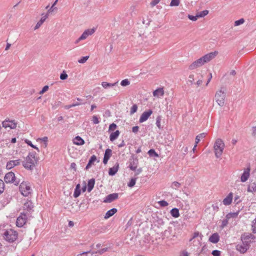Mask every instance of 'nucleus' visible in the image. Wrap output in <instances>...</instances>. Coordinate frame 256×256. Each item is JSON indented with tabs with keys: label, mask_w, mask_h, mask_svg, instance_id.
<instances>
[{
	"label": "nucleus",
	"mask_w": 256,
	"mask_h": 256,
	"mask_svg": "<svg viewBox=\"0 0 256 256\" xmlns=\"http://www.w3.org/2000/svg\"><path fill=\"white\" fill-rule=\"evenodd\" d=\"M0 234L3 239L9 243H18L22 240L18 232L12 228L2 230Z\"/></svg>",
	"instance_id": "nucleus-1"
},
{
	"label": "nucleus",
	"mask_w": 256,
	"mask_h": 256,
	"mask_svg": "<svg viewBox=\"0 0 256 256\" xmlns=\"http://www.w3.org/2000/svg\"><path fill=\"white\" fill-rule=\"evenodd\" d=\"M218 54V52L217 51H215L204 56L190 64L188 67L189 69L192 70L196 68H197L202 66L206 63L210 62Z\"/></svg>",
	"instance_id": "nucleus-2"
},
{
	"label": "nucleus",
	"mask_w": 256,
	"mask_h": 256,
	"mask_svg": "<svg viewBox=\"0 0 256 256\" xmlns=\"http://www.w3.org/2000/svg\"><path fill=\"white\" fill-rule=\"evenodd\" d=\"M38 158L36 156V152H29L28 156L22 161L23 166L28 170H32L34 169L36 164H38Z\"/></svg>",
	"instance_id": "nucleus-3"
},
{
	"label": "nucleus",
	"mask_w": 256,
	"mask_h": 256,
	"mask_svg": "<svg viewBox=\"0 0 256 256\" xmlns=\"http://www.w3.org/2000/svg\"><path fill=\"white\" fill-rule=\"evenodd\" d=\"M224 148V144L220 138H218L214 143V148L215 156L217 158L221 156Z\"/></svg>",
	"instance_id": "nucleus-4"
},
{
	"label": "nucleus",
	"mask_w": 256,
	"mask_h": 256,
	"mask_svg": "<svg viewBox=\"0 0 256 256\" xmlns=\"http://www.w3.org/2000/svg\"><path fill=\"white\" fill-rule=\"evenodd\" d=\"M226 96V89L224 88H221L219 90L216 92L215 99L220 106H222L224 105Z\"/></svg>",
	"instance_id": "nucleus-5"
},
{
	"label": "nucleus",
	"mask_w": 256,
	"mask_h": 256,
	"mask_svg": "<svg viewBox=\"0 0 256 256\" xmlns=\"http://www.w3.org/2000/svg\"><path fill=\"white\" fill-rule=\"evenodd\" d=\"M4 180L7 184L12 183L16 186H18L20 182V179L16 176L14 173L12 172H8L6 174Z\"/></svg>",
	"instance_id": "nucleus-6"
},
{
	"label": "nucleus",
	"mask_w": 256,
	"mask_h": 256,
	"mask_svg": "<svg viewBox=\"0 0 256 256\" xmlns=\"http://www.w3.org/2000/svg\"><path fill=\"white\" fill-rule=\"evenodd\" d=\"M19 190L21 194L24 196H28L31 194L32 190L30 186L27 183V182H22L20 184Z\"/></svg>",
	"instance_id": "nucleus-7"
},
{
	"label": "nucleus",
	"mask_w": 256,
	"mask_h": 256,
	"mask_svg": "<svg viewBox=\"0 0 256 256\" xmlns=\"http://www.w3.org/2000/svg\"><path fill=\"white\" fill-rule=\"evenodd\" d=\"M2 125L5 128L14 129L16 127L17 123L14 120H10L9 118L6 119L2 122Z\"/></svg>",
	"instance_id": "nucleus-8"
},
{
	"label": "nucleus",
	"mask_w": 256,
	"mask_h": 256,
	"mask_svg": "<svg viewBox=\"0 0 256 256\" xmlns=\"http://www.w3.org/2000/svg\"><path fill=\"white\" fill-rule=\"evenodd\" d=\"M26 220L27 216L26 214L20 213L19 216L17 218L16 225L19 228H22L26 224Z\"/></svg>",
	"instance_id": "nucleus-9"
},
{
	"label": "nucleus",
	"mask_w": 256,
	"mask_h": 256,
	"mask_svg": "<svg viewBox=\"0 0 256 256\" xmlns=\"http://www.w3.org/2000/svg\"><path fill=\"white\" fill-rule=\"evenodd\" d=\"M138 164V160L137 158L132 156L129 160L128 168L132 170L135 171Z\"/></svg>",
	"instance_id": "nucleus-10"
},
{
	"label": "nucleus",
	"mask_w": 256,
	"mask_h": 256,
	"mask_svg": "<svg viewBox=\"0 0 256 256\" xmlns=\"http://www.w3.org/2000/svg\"><path fill=\"white\" fill-rule=\"evenodd\" d=\"M20 162L21 160L20 159L10 160L6 164V168L8 170H10L16 166H19Z\"/></svg>",
	"instance_id": "nucleus-11"
},
{
	"label": "nucleus",
	"mask_w": 256,
	"mask_h": 256,
	"mask_svg": "<svg viewBox=\"0 0 256 256\" xmlns=\"http://www.w3.org/2000/svg\"><path fill=\"white\" fill-rule=\"evenodd\" d=\"M152 114V110H148L147 111L144 112L141 115L139 122H143L146 121L150 115Z\"/></svg>",
	"instance_id": "nucleus-12"
},
{
	"label": "nucleus",
	"mask_w": 256,
	"mask_h": 256,
	"mask_svg": "<svg viewBox=\"0 0 256 256\" xmlns=\"http://www.w3.org/2000/svg\"><path fill=\"white\" fill-rule=\"evenodd\" d=\"M118 195L117 193H113L108 195L104 199L105 203H110L118 198Z\"/></svg>",
	"instance_id": "nucleus-13"
},
{
	"label": "nucleus",
	"mask_w": 256,
	"mask_h": 256,
	"mask_svg": "<svg viewBox=\"0 0 256 256\" xmlns=\"http://www.w3.org/2000/svg\"><path fill=\"white\" fill-rule=\"evenodd\" d=\"M250 167L247 168L246 169L244 170V172L240 177L241 182H245L248 180L250 175Z\"/></svg>",
	"instance_id": "nucleus-14"
},
{
	"label": "nucleus",
	"mask_w": 256,
	"mask_h": 256,
	"mask_svg": "<svg viewBox=\"0 0 256 256\" xmlns=\"http://www.w3.org/2000/svg\"><path fill=\"white\" fill-rule=\"evenodd\" d=\"M94 32L95 29L94 28L85 30L81 35V40L86 39L89 36L92 35Z\"/></svg>",
	"instance_id": "nucleus-15"
},
{
	"label": "nucleus",
	"mask_w": 256,
	"mask_h": 256,
	"mask_svg": "<svg viewBox=\"0 0 256 256\" xmlns=\"http://www.w3.org/2000/svg\"><path fill=\"white\" fill-rule=\"evenodd\" d=\"M249 248L248 246H246L242 242L236 246V250L241 254H244Z\"/></svg>",
	"instance_id": "nucleus-16"
},
{
	"label": "nucleus",
	"mask_w": 256,
	"mask_h": 256,
	"mask_svg": "<svg viewBox=\"0 0 256 256\" xmlns=\"http://www.w3.org/2000/svg\"><path fill=\"white\" fill-rule=\"evenodd\" d=\"M112 151L110 148H107L104 152V157L103 159V162L106 164L112 156Z\"/></svg>",
	"instance_id": "nucleus-17"
},
{
	"label": "nucleus",
	"mask_w": 256,
	"mask_h": 256,
	"mask_svg": "<svg viewBox=\"0 0 256 256\" xmlns=\"http://www.w3.org/2000/svg\"><path fill=\"white\" fill-rule=\"evenodd\" d=\"M232 198L233 194L231 192L229 193L227 196L222 201L223 204L225 206L230 205L232 203Z\"/></svg>",
	"instance_id": "nucleus-18"
},
{
	"label": "nucleus",
	"mask_w": 256,
	"mask_h": 256,
	"mask_svg": "<svg viewBox=\"0 0 256 256\" xmlns=\"http://www.w3.org/2000/svg\"><path fill=\"white\" fill-rule=\"evenodd\" d=\"M58 2V0H56L51 6V7H50V8L48 10V12L46 14L48 16L49 14H53L57 12L58 8L56 7H55V6L57 4Z\"/></svg>",
	"instance_id": "nucleus-19"
},
{
	"label": "nucleus",
	"mask_w": 256,
	"mask_h": 256,
	"mask_svg": "<svg viewBox=\"0 0 256 256\" xmlns=\"http://www.w3.org/2000/svg\"><path fill=\"white\" fill-rule=\"evenodd\" d=\"M220 240V236L218 233H214L210 236L209 241L212 243L216 244Z\"/></svg>",
	"instance_id": "nucleus-20"
},
{
	"label": "nucleus",
	"mask_w": 256,
	"mask_h": 256,
	"mask_svg": "<svg viewBox=\"0 0 256 256\" xmlns=\"http://www.w3.org/2000/svg\"><path fill=\"white\" fill-rule=\"evenodd\" d=\"M164 94L163 88H158L153 92V96L157 98L162 96Z\"/></svg>",
	"instance_id": "nucleus-21"
},
{
	"label": "nucleus",
	"mask_w": 256,
	"mask_h": 256,
	"mask_svg": "<svg viewBox=\"0 0 256 256\" xmlns=\"http://www.w3.org/2000/svg\"><path fill=\"white\" fill-rule=\"evenodd\" d=\"M34 208L32 202L30 200L26 201L24 205V209L28 212H30Z\"/></svg>",
	"instance_id": "nucleus-22"
},
{
	"label": "nucleus",
	"mask_w": 256,
	"mask_h": 256,
	"mask_svg": "<svg viewBox=\"0 0 256 256\" xmlns=\"http://www.w3.org/2000/svg\"><path fill=\"white\" fill-rule=\"evenodd\" d=\"M117 209L116 208H112L110 209V210H108L105 216H104V218L108 219L112 216L114 214H115L117 212Z\"/></svg>",
	"instance_id": "nucleus-23"
},
{
	"label": "nucleus",
	"mask_w": 256,
	"mask_h": 256,
	"mask_svg": "<svg viewBox=\"0 0 256 256\" xmlns=\"http://www.w3.org/2000/svg\"><path fill=\"white\" fill-rule=\"evenodd\" d=\"M95 184V180L92 178L88 181L87 185V189L88 192H90L93 189Z\"/></svg>",
	"instance_id": "nucleus-24"
},
{
	"label": "nucleus",
	"mask_w": 256,
	"mask_h": 256,
	"mask_svg": "<svg viewBox=\"0 0 256 256\" xmlns=\"http://www.w3.org/2000/svg\"><path fill=\"white\" fill-rule=\"evenodd\" d=\"M48 17V16L46 14L44 15V16H42L40 20L36 24L35 28H34V30H36V29L38 28L41 26V25L46 20V18Z\"/></svg>",
	"instance_id": "nucleus-25"
},
{
	"label": "nucleus",
	"mask_w": 256,
	"mask_h": 256,
	"mask_svg": "<svg viewBox=\"0 0 256 256\" xmlns=\"http://www.w3.org/2000/svg\"><path fill=\"white\" fill-rule=\"evenodd\" d=\"M247 235H248V239L247 240L248 242L250 244L256 238V236H254L252 234L250 233H244L241 236H248Z\"/></svg>",
	"instance_id": "nucleus-26"
},
{
	"label": "nucleus",
	"mask_w": 256,
	"mask_h": 256,
	"mask_svg": "<svg viewBox=\"0 0 256 256\" xmlns=\"http://www.w3.org/2000/svg\"><path fill=\"white\" fill-rule=\"evenodd\" d=\"M96 156L94 155H92L90 157V158L88 161V162L87 166H86V170H88V168H90L91 167L92 164H93L94 163V162L96 161Z\"/></svg>",
	"instance_id": "nucleus-27"
},
{
	"label": "nucleus",
	"mask_w": 256,
	"mask_h": 256,
	"mask_svg": "<svg viewBox=\"0 0 256 256\" xmlns=\"http://www.w3.org/2000/svg\"><path fill=\"white\" fill-rule=\"evenodd\" d=\"M118 164H116V166H115L109 169L108 174L110 176H114L118 170Z\"/></svg>",
	"instance_id": "nucleus-28"
},
{
	"label": "nucleus",
	"mask_w": 256,
	"mask_h": 256,
	"mask_svg": "<svg viewBox=\"0 0 256 256\" xmlns=\"http://www.w3.org/2000/svg\"><path fill=\"white\" fill-rule=\"evenodd\" d=\"M120 132L118 130H116L114 132H112L110 136V141L112 142L116 140Z\"/></svg>",
	"instance_id": "nucleus-29"
},
{
	"label": "nucleus",
	"mask_w": 256,
	"mask_h": 256,
	"mask_svg": "<svg viewBox=\"0 0 256 256\" xmlns=\"http://www.w3.org/2000/svg\"><path fill=\"white\" fill-rule=\"evenodd\" d=\"M118 82H116L114 84H111V83H108L107 82H103L102 83V85L104 88H108L112 87V86H116L118 84Z\"/></svg>",
	"instance_id": "nucleus-30"
},
{
	"label": "nucleus",
	"mask_w": 256,
	"mask_h": 256,
	"mask_svg": "<svg viewBox=\"0 0 256 256\" xmlns=\"http://www.w3.org/2000/svg\"><path fill=\"white\" fill-rule=\"evenodd\" d=\"M171 215L175 218H177L180 216L179 210L176 208H174L170 210Z\"/></svg>",
	"instance_id": "nucleus-31"
},
{
	"label": "nucleus",
	"mask_w": 256,
	"mask_h": 256,
	"mask_svg": "<svg viewBox=\"0 0 256 256\" xmlns=\"http://www.w3.org/2000/svg\"><path fill=\"white\" fill-rule=\"evenodd\" d=\"M248 191L252 192H256V183H251L248 187Z\"/></svg>",
	"instance_id": "nucleus-32"
},
{
	"label": "nucleus",
	"mask_w": 256,
	"mask_h": 256,
	"mask_svg": "<svg viewBox=\"0 0 256 256\" xmlns=\"http://www.w3.org/2000/svg\"><path fill=\"white\" fill-rule=\"evenodd\" d=\"M79 196H80V184L78 183L76 186L74 196V198H78Z\"/></svg>",
	"instance_id": "nucleus-33"
},
{
	"label": "nucleus",
	"mask_w": 256,
	"mask_h": 256,
	"mask_svg": "<svg viewBox=\"0 0 256 256\" xmlns=\"http://www.w3.org/2000/svg\"><path fill=\"white\" fill-rule=\"evenodd\" d=\"M206 134L203 132L198 134L196 138V143L198 144L201 139L206 137Z\"/></svg>",
	"instance_id": "nucleus-34"
},
{
	"label": "nucleus",
	"mask_w": 256,
	"mask_h": 256,
	"mask_svg": "<svg viewBox=\"0 0 256 256\" xmlns=\"http://www.w3.org/2000/svg\"><path fill=\"white\" fill-rule=\"evenodd\" d=\"M248 236H241L240 239L242 240V244H244L246 246L250 247V244L248 242L247 240L248 238V235H247Z\"/></svg>",
	"instance_id": "nucleus-35"
},
{
	"label": "nucleus",
	"mask_w": 256,
	"mask_h": 256,
	"mask_svg": "<svg viewBox=\"0 0 256 256\" xmlns=\"http://www.w3.org/2000/svg\"><path fill=\"white\" fill-rule=\"evenodd\" d=\"M208 14V10H204L202 12H200L198 13L197 16H198V18H202L206 15H207Z\"/></svg>",
	"instance_id": "nucleus-36"
},
{
	"label": "nucleus",
	"mask_w": 256,
	"mask_h": 256,
	"mask_svg": "<svg viewBox=\"0 0 256 256\" xmlns=\"http://www.w3.org/2000/svg\"><path fill=\"white\" fill-rule=\"evenodd\" d=\"M148 154L150 156L158 157V154L155 152L154 149H150L148 152Z\"/></svg>",
	"instance_id": "nucleus-37"
},
{
	"label": "nucleus",
	"mask_w": 256,
	"mask_h": 256,
	"mask_svg": "<svg viewBox=\"0 0 256 256\" xmlns=\"http://www.w3.org/2000/svg\"><path fill=\"white\" fill-rule=\"evenodd\" d=\"M238 212L229 213L226 216V218L227 219H230L232 218H236L238 216Z\"/></svg>",
	"instance_id": "nucleus-38"
},
{
	"label": "nucleus",
	"mask_w": 256,
	"mask_h": 256,
	"mask_svg": "<svg viewBox=\"0 0 256 256\" xmlns=\"http://www.w3.org/2000/svg\"><path fill=\"white\" fill-rule=\"evenodd\" d=\"M4 183L2 180L0 179V194H1L4 192Z\"/></svg>",
	"instance_id": "nucleus-39"
},
{
	"label": "nucleus",
	"mask_w": 256,
	"mask_h": 256,
	"mask_svg": "<svg viewBox=\"0 0 256 256\" xmlns=\"http://www.w3.org/2000/svg\"><path fill=\"white\" fill-rule=\"evenodd\" d=\"M180 183L177 182H174L172 183L171 187L174 189L176 190L180 187Z\"/></svg>",
	"instance_id": "nucleus-40"
},
{
	"label": "nucleus",
	"mask_w": 256,
	"mask_h": 256,
	"mask_svg": "<svg viewBox=\"0 0 256 256\" xmlns=\"http://www.w3.org/2000/svg\"><path fill=\"white\" fill-rule=\"evenodd\" d=\"M138 110V106L136 104H134L130 108V114L131 115L135 113Z\"/></svg>",
	"instance_id": "nucleus-41"
},
{
	"label": "nucleus",
	"mask_w": 256,
	"mask_h": 256,
	"mask_svg": "<svg viewBox=\"0 0 256 256\" xmlns=\"http://www.w3.org/2000/svg\"><path fill=\"white\" fill-rule=\"evenodd\" d=\"M136 178H132L128 184V186L130 188L133 187L136 184Z\"/></svg>",
	"instance_id": "nucleus-42"
},
{
	"label": "nucleus",
	"mask_w": 256,
	"mask_h": 256,
	"mask_svg": "<svg viewBox=\"0 0 256 256\" xmlns=\"http://www.w3.org/2000/svg\"><path fill=\"white\" fill-rule=\"evenodd\" d=\"M26 142L31 147H32V148L36 150H38V152H39L40 150L38 149V147H36V146L34 145L32 142L29 140H25Z\"/></svg>",
	"instance_id": "nucleus-43"
},
{
	"label": "nucleus",
	"mask_w": 256,
	"mask_h": 256,
	"mask_svg": "<svg viewBox=\"0 0 256 256\" xmlns=\"http://www.w3.org/2000/svg\"><path fill=\"white\" fill-rule=\"evenodd\" d=\"M180 0H172L170 6H178L180 4Z\"/></svg>",
	"instance_id": "nucleus-44"
},
{
	"label": "nucleus",
	"mask_w": 256,
	"mask_h": 256,
	"mask_svg": "<svg viewBox=\"0 0 256 256\" xmlns=\"http://www.w3.org/2000/svg\"><path fill=\"white\" fill-rule=\"evenodd\" d=\"M68 77V74H66L65 71H63L62 74H60V78L62 80H66Z\"/></svg>",
	"instance_id": "nucleus-45"
},
{
	"label": "nucleus",
	"mask_w": 256,
	"mask_h": 256,
	"mask_svg": "<svg viewBox=\"0 0 256 256\" xmlns=\"http://www.w3.org/2000/svg\"><path fill=\"white\" fill-rule=\"evenodd\" d=\"M160 122H161V116H158L156 118V125L159 128H162L161 126H160Z\"/></svg>",
	"instance_id": "nucleus-46"
},
{
	"label": "nucleus",
	"mask_w": 256,
	"mask_h": 256,
	"mask_svg": "<svg viewBox=\"0 0 256 256\" xmlns=\"http://www.w3.org/2000/svg\"><path fill=\"white\" fill-rule=\"evenodd\" d=\"M130 84V82L127 79L122 80L120 82V84L123 86H127L129 85Z\"/></svg>",
	"instance_id": "nucleus-47"
},
{
	"label": "nucleus",
	"mask_w": 256,
	"mask_h": 256,
	"mask_svg": "<svg viewBox=\"0 0 256 256\" xmlns=\"http://www.w3.org/2000/svg\"><path fill=\"white\" fill-rule=\"evenodd\" d=\"M73 142L76 145H80V136H76L73 140Z\"/></svg>",
	"instance_id": "nucleus-48"
},
{
	"label": "nucleus",
	"mask_w": 256,
	"mask_h": 256,
	"mask_svg": "<svg viewBox=\"0 0 256 256\" xmlns=\"http://www.w3.org/2000/svg\"><path fill=\"white\" fill-rule=\"evenodd\" d=\"M252 230L254 233H256V218L252 222Z\"/></svg>",
	"instance_id": "nucleus-49"
},
{
	"label": "nucleus",
	"mask_w": 256,
	"mask_h": 256,
	"mask_svg": "<svg viewBox=\"0 0 256 256\" xmlns=\"http://www.w3.org/2000/svg\"><path fill=\"white\" fill-rule=\"evenodd\" d=\"M244 22V18H240L238 20H236L235 22H234V26H239V25H240L242 24Z\"/></svg>",
	"instance_id": "nucleus-50"
},
{
	"label": "nucleus",
	"mask_w": 256,
	"mask_h": 256,
	"mask_svg": "<svg viewBox=\"0 0 256 256\" xmlns=\"http://www.w3.org/2000/svg\"><path fill=\"white\" fill-rule=\"evenodd\" d=\"M92 122L94 124H98L100 122V120H98V118L96 116H94L92 117Z\"/></svg>",
	"instance_id": "nucleus-51"
},
{
	"label": "nucleus",
	"mask_w": 256,
	"mask_h": 256,
	"mask_svg": "<svg viewBox=\"0 0 256 256\" xmlns=\"http://www.w3.org/2000/svg\"><path fill=\"white\" fill-rule=\"evenodd\" d=\"M158 204L160 205V206L162 207L166 206L168 204V203L164 200L158 202Z\"/></svg>",
	"instance_id": "nucleus-52"
},
{
	"label": "nucleus",
	"mask_w": 256,
	"mask_h": 256,
	"mask_svg": "<svg viewBox=\"0 0 256 256\" xmlns=\"http://www.w3.org/2000/svg\"><path fill=\"white\" fill-rule=\"evenodd\" d=\"M194 80V75L192 74H190L188 76V82H190L192 84H193V82Z\"/></svg>",
	"instance_id": "nucleus-53"
},
{
	"label": "nucleus",
	"mask_w": 256,
	"mask_h": 256,
	"mask_svg": "<svg viewBox=\"0 0 256 256\" xmlns=\"http://www.w3.org/2000/svg\"><path fill=\"white\" fill-rule=\"evenodd\" d=\"M88 254L89 255L88 256H92V253L90 252V251L82 252H81L80 256H87Z\"/></svg>",
	"instance_id": "nucleus-54"
},
{
	"label": "nucleus",
	"mask_w": 256,
	"mask_h": 256,
	"mask_svg": "<svg viewBox=\"0 0 256 256\" xmlns=\"http://www.w3.org/2000/svg\"><path fill=\"white\" fill-rule=\"evenodd\" d=\"M188 18L192 21H196L197 20L198 18V16H197V14L196 16H194L192 15L188 14Z\"/></svg>",
	"instance_id": "nucleus-55"
},
{
	"label": "nucleus",
	"mask_w": 256,
	"mask_h": 256,
	"mask_svg": "<svg viewBox=\"0 0 256 256\" xmlns=\"http://www.w3.org/2000/svg\"><path fill=\"white\" fill-rule=\"evenodd\" d=\"M212 254L213 256H220V252L218 250H214L212 252Z\"/></svg>",
	"instance_id": "nucleus-56"
},
{
	"label": "nucleus",
	"mask_w": 256,
	"mask_h": 256,
	"mask_svg": "<svg viewBox=\"0 0 256 256\" xmlns=\"http://www.w3.org/2000/svg\"><path fill=\"white\" fill-rule=\"evenodd\" d=\"M200 236H201V234H200L199 232H194L193 234L192 237L190 239V241H192L194 238H196Z\"/></svg>",
	"instance_id": "nucleus-57"
},
{
	"label": "nucleus",
	"mask_w": 256,
	"mask_h": 256,
	"mask_svg": "<svg viewBox=\"0 0 256 256\" xmlns=\"http://www.w3.org/2000/svg\"><path fill=\"white\" fill-rule=\"evenodd\" d=\"M116 128V125L112 123L110 124L109 126V130H114Z\"/></svg>",
	"instance_id": "nucleus-58"
},
{
	"label": "nucleus",
	"mask_w": 256,
	"mask_h": 256,
	"mask_svg": "<svg viewBox=\"0 0 256 256\" xmlns=\"http://www.w3.org/2000/svg\"><path fill=\"white\" fill-rule=\"evenodd\" d=\"M48 89V86H45L43 87L42 89L40 91V94H42L46 92Z\"/></svg>",
	"instance_id": "nucleus-59"
},
{
	"label": "nucleus",
	"mask_w": 256,
	"mask_h": 256,
	"mask_svg": "<svg viewBox=\"0 0 256 256\" xmlns=\"http://www.w3.org/2000/svg\"><path fill=\"white\" fill-rule=\"evenodd\" d=\"M160 2V0H152L150 2V5L152 6H154L156 5Z\"/></svg>",
	"instance_id": "nucleus-60"
},
{
	"label": "nucleus",
	"mask_w": 256,
	"mask_h": 256,
	"mask_svg": "<svg viewBox=\"0 0 256 256\" xmlns=\"http://www.w3.org/2000/svg\"><path fill=\"white\" fill-rule=\"evenodd\" d=\"M89 58V56H86L81 58V64L84 63Z\"/></svg>",
	"instance_id": "nucleus-61"
},
{
	"label": "nucleus",
	"mask_w": 256,
	"mask_h": 256,
	"mask_svg": "<svg viewBox=\"0 0 256 256\" xmlns=\"http://www.w3.org/2000/svg\"><path fill=\"white\" fill-rule=\"evenodd\" d=\"M228 219H227L226 218V220H222V227L224 228V226H226L227 225V224H228Z\"/></svg>",
	"instance_id": "nucleus-62"
},
{
	"label": "nucleus",
	"mask_w": 256,
	"mask_h": 256,
	"mask_svg": "<svg viewBox=\"0 0 256 256\" xmlns=\"http://www.w3.org/2000/svg\"><path fill=\"white\" fill-rule=\"evenodd\" d=\"M139 130V127L138 126H134L132 128V132L134 133H136Z\"/></svg>",
	"instance_id": "nucleus-63"
},
{
	"label": "nucleus",
	"mask_w": 256,
	"mask_h": 256,
	"mask_svg": "<svg viewBox=\"0 0 256 256\" xmlns=\"http://www.w3.org/2000/svg\"><path fill=\"white\" fill-rule=\"evenodd\" d=\"M180 256H189V255L186 251L184 250L182 252Z\"/></svg>",
	"instance_id": "nucleus-64"
}]
</instances>
